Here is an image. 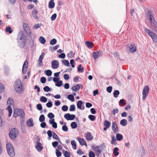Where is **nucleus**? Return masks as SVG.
<instances>
[{
    "mask_svg": "<svg viewBox=\"0 0 157 157\" xmlns=\"http://www.w3.org/2000/svg\"><path fill=\"white\" fill-rule=\"evenodd\" d=\"M69 110L70 111H74L75 110V107L74 105H70Z\"/></svg>",
    "mask_w": 157,
    "mask_h": 157,
    "instance_id": "nucleus-52",
    "label": "nucleus"
},
{
    "mask_svg": "<svg viewBox=\"0 0 157 157\" xmlns=\"http://www.w3.org/2000/svg\"><path fill=\"white\" fill-rule=\"evenodd\" d=\"M57 40H56L55 38L51 40L50 42V44L51 45H52L55 44L56 43Z\"/></svg>",
    "mask_w": 157,
    "mask_h": 157,
    "instance_id": "nucleus-45",
    "label": "nucleus"
},
{
    "mask_svg": "<svg viewBox=\"0 0 157 157\" xmlns=\"http://www.w3.org/2000/svg\"><path fill=\"white\" fill-rule=\"evenodd\" d=\"M151 29L155 32H157V22L155 20L149 22Z\"/></svg>",
    "mask_w": 157,
    "mask_h": 157,
    "instance_id": "nucleus-9",
    "label": "nucleus"
},
{
    "mask_svg": "<svg viewBox=\"0 0 157 157\" xmlns=\"http://www.w3.org/2000/svg\"><path fill=\"white\" fill-rule=\"evenodd\" d=\"M28 67V62L25 60L23 66L22 72L23 74H25L27 70Z\"/></svg>",
    "mask_w": 157,
    "mask_h": 157,
    "instance_id": "nucleus-15",
    "label": "nucleus"
},
{
    "mask_svg": "<svg viewBox=\"0 0 157 157\" xmlns=\"http://www.w3.org/2000/svg\"><path fill=\"white\" fill-rule=\"evenodd\" d=\"M82 104V101L80 100L78 101L77 103V106L78 109H81V106Z\"/></svg>",
    "mask_w": 157,
    "mask_h": 157,
    "instance_id": "nucleus-39",
    "label": "nucleus"
},
{
    "mask_svg": "<svg viewBox=\"0 0 157 157\" xmlns=\"http://www.w3.org/2000/svg\"><path fill=\"white\" fill-rule=\"evenodd\" d=\"M57 14L56 13L53 14L51 17V19L52 21H53L55 20Z\"/></svg>",
    "mask_w": 157,
    "mask_h": 157,
    "instance_id": "nucleus-57",
    "label": "nucleus"
},
{
    "mask_svg": "<svg viewBox=\"0 0 157 157\" xmlns=\"http://www.w3.org/2000/svg\"><path fill=\"white\" fill-rule=\"evenodd\" d=\"M149 90V88L147 85L145 86L143 90L142 95L143 99L144 100L146 99L147 96V95Z\"/></svg>",
    "mask_w": 157,
    "mask_h": 157,
    "instance_id": "nucleus-8",
    "label": "nucleus"
},
{
    "mask_svg": "<svg viewBox=\"0 0 157 157\" xmlns=\"http://www.w3.org/2000/svg\"><path fill=\"white\" fill-rule=\"evenodd\" d=\"M49 123L50 124L52 125V127L55 128H57V124L56 122L55 121V119H54L50 120H49Z\"/></svg>",
    "mask_w": 157,
    "mask_h": 157,
    "instance_id": "nucleus-19",
    "label": "nucleus"
},
{
    "mask_svg": "<svg viewBox=\"0 0 157 157\" xmlns=\"http://www.w3.org/2000/svg\"><path fill=\"white\" fill-rule=\"evenodd\" d=\"M119 103L121 104L123 106L126 105L125 101L124 99H121L120 100Z\"/></svg>",
    "mask_w": 157,
    "mask_h": 157,
    "instance_id": "nucleus-56",
    "label": "nucleus"
},
{
    "mask_svg": "<svg viewBox=\"0 0 157 157\" xmlns=\"http://www.w3.org/2000/svg\"><path fill=\"white\" fill-rule=\"evenodd\" d=\"M112 129L114 132L116 134L118 132V128L116 123L113 122L112 124Z\"/></svg>",
    "mask_w": 157,
    "mask_h": 157,
    "instance_id": "nucleus-14",
    "label": "nucleus"
},
{
    "mask_svg": "<svg viewBox=\"0 0 157 157\" xmlns=\"http://www.w3.org/2000/svg\"><path fill=\"white\" fill-rule=\"evenodd\" d=\"M36 107L37 109L39 110H41L42 109V105L40 104H37L36 105Z\"/></svg>",
    "mask_w": 157,
    "mask_h": 157,
    "instance_id": "nucleus-58",
    "label": "nucleus"
},
{
    "mask_svg": "<svg viewBox=\"0 0 157 157\" xmlns=\"http://www.w3.org/2000/svg\"><path fill=\"white\" fill-rule=\"evenodd\" d=\"M67 98L69 100L71 101H74L75 99L74 96L72 94H69Z\"/></svg>",
    "mask_w": 157,
    "mask_h": 157,
    "instance_id": "nucleus-38",
    "label": "nucleus"
},
{
    "mask_svg": "<svg viewBox=\"0 0 157 157\" xmlns=\"http://www.w3.org/2000/svg\"><path fill=\"white\" fill-rule=\"evenodd\" d=\"M6 31L10 34L12 33L13 32L11 28L10 27H7L6 29Z\"/></svg>",
    "mask_w": 157,
    "mask_h": 157,
    "instance_id": "nucleus-47",
    "label": "nucleus"
},
{
    "mask_svg": "<svg viewBox=\"0 0 157 157\" xmlns=\"http://www.w3.org/2000/svg\"><path fill=\"white\" fill-rule=\"evenodd\" d=\"M62 63L65 66L70 67V63L66 59H63L62 60Z\"/></svg>",
    "mask_w": 157,
    "mask_h": 157,
    "instance_id": "nucleus-25",
    "label": "nucleus"
},
{
    "mask_svg": "<svg viewBox=\"0 0 157 157\" xmlns=\"http://www.w3.org/2000/svg\"><path fill=\"white\" fill-rule=\"evenodd\" d=\"M52 67L53 69H56L58 68L59 65L58 61L54 60L52 62Z\"/></svg>",
    "mask_w": 157,
    "mask_h": 157,
    "instance_id": "nucleus-16",
    "label": "nucleus"
},
{
    "mask_svg": "<svg viewBox=\"0 0 157 157\" xmlns=\"http://www.w3.org/2000/svg\"><path fill=\"white\" fill-rule=\"evenodd\" d=\"M86 44H87V46L89 48H92L93 46V44L89 41H86Z\"/></svg>",
    "mask_w": 157,
    "mask_h": 157,
    "instance_id": "nucleus-35",
    "label": "nucleus"
},
{
    "mask_svg": "<svg viewBox=\"0 0 157 157\" xmlns=\"http://www.w3.org/2000/svg\"><path fill=\"white\" fill-rule=\"evenodd\" d=\"M63 152L64 153V155L65 157H70V153L67 151L63 150Z\"/></svg>",
    "mask_w": 157,
    "mask_h": 157,
    "instance_id": "nucleus-32",
    "label": "nucleus"
},
{
    "mask_svg": "<svg viewBox=\"0 0 157 157\" xmlns=\"http://www.w3.org/2000/svg\"><path fill=\"white\" fill-rule=\"evenodd\" d=\"M25 113L22 109H15L14 110L13 116L15 117H16L17 116H20L21 118H24Z\"/></svg>",
    "mask_w": 157,
    "mask_h": 157,
    "instance_id": "nucleus-4",
    "label": "nucleus"
},
{
    "mask_svg": "<svg viewBox=\"0 0 157 157\" xmlns=\"http://www.w3.org/2000/svg\"><path fill=\"white\" fill-rule=\"evenodd\" d=\"M15 89L18 93H21L22 91V83L19 79L16 80L14 84Z\"/></svg>",
    "mask_w": 157,
    "mask_h": 157,
    "instance_id": "nucleus-1",
    "label": "nucleus"
},
{
    "mask_svg": "<svg viewBox=\"0 0 157 157\" xmlns=\"http://www.w3.org/2000/svg\"><path fill=\"white\" fill-rule=\"evenodd\" d=\"M89 157H95V153L93 151H90L89 153Z\"/></svg>",
    "mask_w": 157,
    "mask_h": 157,
    "instance_id": "nucleus-55",
    "label": "nucleus"
},
{
    "mask_svg": "<svg viewBox=\"0 0 157 157\" xmlns=\"http://www.w3.org/2000/svg\"><path fill=\"white\" fill-rule=\"evenodd\" d=\"M6 148L9 155L12 157L14 156L15 153L12 145L9 143H7L6 145Z\"/></svg>",
    "mask_w": 157,
    "mask_h": 157,
    "instance_id": "nucleus-3",
    "label": "nucleus"
},
{
    "mask_svg": "<svg viewBox=\"0 0 157 157\" xmlns=\"http://www.w3.org/2000/svg\"><path fill=\"white\" fill-rule=\"evenodd\" d=\"M48 118L51 119L52 118H53L55 116L52 113H50L48 114Z\"/></svg>",
    "mask_w": 157,
    "mask_h": 157,
    "instance_id": "nucleus-59",
    "label": "nucleus"
},
{
    "mask_svg": "<svg viewBox=\"0 0 157 157\" xmlns=\"http://www.w3.org/2000/svg\"><path fill=\"white\" fill-rule=\"evenodd\" d=\"M71 126L72 128L75 129L77 127V125L75 122H73L71 123Z\"/></svg>",
    "mask_w": 157,
    "mask_h": 157,
    "instance_id": "nucleus-33",
    "label": "nucleus"
},
{
    "mask_svg": "<svg viewBox=\"0 0 157 157\" xmlns=\"http://www.w3.org/2000/svg\"><path fill=\"white\" fill-rule=\"evenodd\" d=\"M119 150V149L117 147H116L113 149V153L114 154V155L115 156H117L119 154V152H118V151Z\"/></svg>",
    "mask_w": 157,
    "mask_h": 157,
    "instance_id": "nucleus-27",
    "label": "nucleus"
},
{
    "mask_svg": "<svg viewBox=\"0 0 157 157\" xmlns=\"http://www.w3.org/2000/svg\"><path fill=\"white\" fill-rule=\"evenodd\" d=\"M45 54L44 52L41 53L40 56L38 60V63L40 66H43V63L42 60L44 58V56Z\"/></svg>",
    "mask_w": 157,
    "mask_h": 157,
    "instance_id": "nucleus-11",
    "label": "nucleus"
},
{
    "mask_svg": "<svg viewBox=\"0 0 157 157\" xmlns=\"http://www.w3.org/2000/svg\"><path fill=\"white\" fill-rule=\"evenodd\" d=\"M111 125V123L107 120H105V121L104 124V125L106 127L109 128Z\"/></svg>",
    "mask_w": 157,
    "mask_h": 157,
    "instance_id": "nucleus-30",
    "label": "nucleus"
},
{
    "mask_svg": "<svg viewBox=\"0 0 157 157\" xmlns=\"http://www.w3.org/2000/svg\"><path fill=\"white\" fill-rule=\"evenodd\" d=\"M46 78L44 77H42L40 78V82L42 83H44L46 82Z\"/></svg>",
    "mask_w": 157,
    "mask_h": 157,
    "instance_id": "nucleus-60",
    "label": "nucleus"
},
{
    "mask_svg": "<svg viewBox=\"0 0 157 157\" xmlns=\"http://www.w3.org/2000/svg\"><path fill=\"white\" fill-rule=\"evenodd\" d=\"M45 117L43 114L40 115L39 117V120L40 122H43L44 121Z\"/></svg>",
    "mask_w": 157,
    "mask_h": 157,
    "instance_id": "nucleus-36",
    "label": "nucleus"
},
{
    "mask_svg": "<svg viewBox=\"0 0 157 157\" xmlns=\"http://www.w3.org/2000/svg\"><path fill=\"white\" fill-rule=\"evenodd\" d=\"M18 135V131L15 128H12L9 133L10 137L12 140H14Z\"/></svg>",
    "mask_w": 157,
    "mask_h": 157,
    "instance_id": "nucleus-5",
    "label": "nucleus"
},
{
    "mask_svg": "<svg viewBox=\"0 0 157 157\" xmlns=\"http://www.w3.org/2000/svg\"><path fill=\"white\" fill-rule=\"evenodd\" d=\"M23 27L24 30L25 32H27V29L29 28V26L27 24L24 23L23 24Z\"/></svg>",
    "mask_w": 157,
    "mask_h": 157,
    "instance_id": "nucleus-46",
    "label": "nucleus"
},
{
    "mask_svg": "<svg viewBox=\"0 0 157 157\" xmlns=\"http://www.w3.org/2000/svg\"><path fill=\"white\" fill-rule=\"evenodd\" d=\"M71 144L73 146V148L74 149H76V144L75 141L74 140L71 141Z\"/></svg>",
    "mask_w": 157,
    "mask_h": 157,
    "instance_id": "nucleus-44",
    "label": "nucleus"
},
{
    "mask_svg": "<svg viewBox=\"0 0 157 157\" xmlns=\"http://www.w3.org/2000/svg\"><path fill=\"white\" fill-rule=\"evenodd\" d=\"M27 39V36L25 34L23 31H21L18 33L17 40H19L23 41L24 43H26Z\"/></svg>",
    "mask_w": 157,
    "mask_h": 157,
    "instance_id": "nucleus-6",
    "label": "nucleus"
},
{
    "mask_svg": "<svg viewBox=\"0 0 157 157\" xmlns=\"http://www.w3.org/2000/svg\"><path fill=\"white\" fill-rule=\"evenodd\" d=\"M89 118L91 121H94L95 120V117L92 115H90L88 116Z\"/></svg>",
    "mask_w": 157,
    "mask_h": 157,
    "instance_id": "nucleus-53",
    "label": "nucleus"
},
{
    "mask_svg": "<svg viewBox=\"0 0 157 157\" xmlns=\"http://www.w3.org/2000/svg\"><path fill=\"white\" fill-rule=\"evenodd\" d=\"M81 64H79L78 68V71L79 72H83L84 71V68L83 67H81Z\"/></svg>",
    "mask_w": 157,
    "mask_h": 157,
    "instance_id": "nucleus-37",
    "label": "nucleus"
},
{
    "mask_svg": "<svg viewBox=\"0 0 157 157\" xmlns=\"http://www.w3.org/2000/svg\"><path fill=\"white\" fill-rule=\"evenodd\" d=\"M93 150L94 151L96 155L97 156H99L102 151V150L100 149V146H96L94 147Z\"/></svg>",
    "mask_w": 157,
    "mask_h": 157,
    "instance_id": "nucleus-10",
    "label": "nucleus"
},
{
    "mask_svg": "<svg viewBox=\"0 0 157 157\" xmlns=\"http://www.w3.org/2000/svg\"><path fill=\"white\" fill-rule=\"evenodd\" d=\"M86 139L88 141L91 140L93 139L91 133L89 132H87L86 133Z\"/></svg>",
    "mask_w": 157,
    "mask_h": 157,
    "instance_id": "nucleus-18",
    "label": "nucleus"
},
{
    "mask_svg": "<svg viewBox=\"0 0 157 157\" xmlns=\"http://www.w3.org/2000/svg\"><path fill=\"white\" fill-rule=\"evenodd\" d=\"M62 129L63 130L64 132H67L68 130V128L65 125H64L62 127Z\"/></svg>",
    "mask_w": 157,
    "mask_h": 157,
    "instance_id": "nucleus-61",
    "label": "nucleus"
},
{
    "mask_svg": "<svg viewBox=\"0 0 157 157\" xmlns=\"http://www.w3.org/2000/svg\"><path fill=\"white\" fill-rule=\"evenodd\" d=\"M34 124L33 122V121L32 118H30L29 120L27 121L26 125L28 127H32Z\"/></svg>",
    "mask_w": 157,
    "mask_h": 157,
    "instance_id": "nucleus-20",
    "label": "nucleus"
},
{
    "mask_svg": "<svg viewBox=\"0 0 157 157\" xmlns=\"http://www.w3.org/2000/svg\"><path fill=\"white\" fill-rule=\"evenodd\" d=\"M26 43H24L23 41L22 42H19L18 43V45L21 48H24L25 45Z\"/></svg>",
    "mask_w": 157,
    "mask_h": 157,
    "instance_id": "nucleus-43",
    "label": "nucleus"
},
{
    "mask_svg": "<svg viewBox=\"0 0 157 157\" xmlns=\"http://www.w3.org/2000/svg\"><path fill=\"white\" fill-rule=\"evenodd\" d=\"M62 80H59V81L56 82L55 84V85L58 87H60L62 86Z\"/></svg>",
    "mask_w": 157,
    "mask_h": 157,
    "instance_id": "nucleus-49",
    "label": "nucleus"
},
{
    "mask_svg": "<svg viewBox=\"0 0 157 157\" xmlns=\"http://www.w3.org/2000/svg\"><path fill=\"white\" fill-rule=\"evenodd\" d=\"M43 90L44 91L47 92L51 90V89L48 86H46L43 88Z\"/></svg>",
    "mask_w": 157,
    "mask_h": 157,
    "instance_id": "nucleus-50",
    "label": "nucleus"
},
{
    "mask_svg": "<svg viewBox=\"0 0 157 157\" xmlns=\"http://www.w3.org/2000/svg\"><path fill=\"white\" fill-rule=\"evenodd\" d=\"M44 73L48 76H50L52 75V71L50 70H45L44 71Z\"/></svg>",
    "mask_w": 157,
    "mask_h": 157,
    "instance_id": "nucleus-34",
    "label": "nucleus"
},
{
    "mask_svg": "<svg viewBox=\"0 0 157 157\" xmlns=\"http://www.w3.org/2000/svg\"><path fill=\"white\" fill-rule=\"evenodd\" d=\"M56 154L57 157H60L62 155V153L59 151L58 149H56Z\"/></svg>",
    "mask_w": 157,
    "mask_h": 157,
    "instance_id": "nucleus-48",
    "label": "nucleus"
},
{
    "mask_svg": "<svg viewBox=\"0 0 157 157\" xmlns=\"http://www.w3.org/2000/svg\"><path fill=\"white\" fill-rule=\"evenodd\" d=\"M4 87L2 83H0V93L4 90Z\"/></svg>",
    "mask_w": 157,
    "mask_h": 157,
    "instance_id": "nucleus-54",
    "label": "nucleus"
},
{
    "mask_svg": "<svg viewBox=\"0 0 157 157\" xmlns=\"http://www.w3.org/2000/svg\"><path fill=\"white\" fill-rule=\"evenodd\" d=\"M53 132V135H52V137L53 138L57 140L60 143H61V141L59 139L57 135L53 131L52 132Z\"/></svg>",
    "mask_w": 157,
    "mask_h": 157,
    "instance_id": "nucleus-23",
    "label": "nucleus"
},
{
    "mask_svg": "<svg viewBox=\"0 0 157 157\" xmlns=\"http://www.w3.org/2000/svg\"><path fill=\"white\" fill-rule=\"evenodd\" d=\"M13 99L11 98H9L7 101V103L9 105H13Z\"/></svg>",
    "mask_w": 157,
    "mask_h": 157,
    "instance_id": "nucleus-31",
    "label": "nucleus"
},
{
    "mask_svg": "<svg viewBox=\"0 0 157 157\" xmlns=\"http://www.w3.org/2000/svg\"><path fill=\"white\" fill-rule=\"evenodd\" d=\"M123 138V136L119 133L116 135V139L118 141H121Z\"/></svg>",
    "mask_w": 157,
    "mask_h": 157,
    "instance_id": "nucleus-29",
    "label": "nucleus"
},
{
    "mask_svg": "<svg viewBox=\"0 0 157 157\" xmlns=\"http://www.w3.org/2000/svg\"><path fill=\"white\" fill-rule=\"evenodd\" d=\"M52 144L54 147H55L58 145V142L57 141H55L52 142Z\"/></svg>",
    "mask_w": 157,
    "mask_h": 157,
    "instance_id": "nucleus-62",
    "label": "nucleus"
},
{
    "mask_svg": "<svg viewBox=\"0 0 157 157\" xmlns=\"http://www.w3.org/2000/svg\"><path fill=\"white\" fill-rule=\"evenodd\" d=\"M47 134L49 137L48 138V139L50 140L51 139V137L52 136V135H52V131L50 130H48L47 132Z\"/></svg>",
    "mask_w": 157,
    "mask_h": 157,
    "instance_id": "nucleus-51",
    "label": "nucleus"
},
{
    "mask_svg": "<svg viewBox=\"0 0 157 157\" xmlns=\"http://www.w3.org/2000/svg\"><path fill=\"white\" fill-rule=\"evenodd\" d=\"M120 124L121 125L123 126H125L127 125V121L125 119H122L120 121Z\"/></svg>",
    "mask_w": 157,
    "mask_h": 157,
    "instance_id": "nucleus-24",
    "label": "nucleus"
},
{
    "mask_svg": "<svg viewBox=\"0 0 157 157\" xmlns=\"http://www.w3.org/2000/svg\"><path fill=\"white\" fill-rule=\"evenodd\" d=\"M75 116L74 114H70L69 113L66 114L64 115V117L67 121L72 120L75 117Z\"/></svg>",
    "mask_w": 157,
    "mask_h": 157,
    "instance_id": "nucleus-12",
    "label": "nucleus"
},
{
    "mask_svg": "<svg viewBox=\"0 0 157 157\" xmlns=\"http://www.w3.org/2000/svg\"><path fill=\"white\" fill-rule=\"evenodd\" d=\"M68 109V107L67 105H63L62 107V109L64 111H67Z\"/></svg>",
    "mask_w": 157,
    "mask_h": 157,
    "instance_id": "nucleus-64",
    "label": "nucleus"
},
{
    "mask_svg": "<svg viewBox=\"0 0 157 157\" xmlns=\"http://www.w3.org/2000/svg\"><path fill=\"white\" fill-rule=\"evenodd\" d=\"M146 18L149 22L155 20L153 12L149 10H147L146 13Z\"/></svg>",
    "mask_w": 157,
    "mask_h": 157,
    "instance_id": "nucleus-7",
    "label": "nucleus"
},
{
    "mask_svg": "<svg viewBox=\"0 0 157 157\" xmlns=\"http://www.w3.org/2000/svg\"><path fill=\"white\" fill-rule=\"evenodd\" d=\"M77 139L78 140L81 145H85L87 146L86 143L83 139L80 138L79 137H78Z\"/></svg>",
    "mask_w": 157,
    "mask_h": 157,
    "instance_id": "nucleus-21",
    "label": "nucleus"
},
{
    "mask_svg": "<svg viewBox=\"0 0 157 157\" xmlns=\"http://www.w3.org/2000/svg\"><path fill=\"white\" fill-rule=\"evenodd\" d=\"M145 32L151 38L153 42H157V35L151 30L146 28H144Z\"/></svg>",
    "mask_w": 157,
    "mask_h": 157,
    "instance_id": "nucleus-2",
    "label": "nucleus"
},
{
    "mask_svg": "<svg viewBox=\"0 0 157 157\" xmlns=\"http://www.w3.org/2000/svg\"><path fill=\"white\" fill-rule=\"evenodd\" d=\"M101 52L100 51L94 52L93 53V57L95 59L101 56Z\"/></svg>",
    "mask_w": 157,
    "mask_h": 157,
    "instance_id": "nucleus-17",
    "label": "nucleus"
},
{
    "mask_svg": "<svg viewBox=\"0 0 157 157\" xmlns=\"http://www.w3.org/2000/svg\"><path fill=\"white\" fill-rule=\"evenodd\" d=\"M127 49L130 51V52L133 53L136 51V46L135 44H131L130 46L127 47Z\"/></svg>",
    "mask_w": 157,
    "mask_h": 157,
    "instance_id": "nucleus-13",
    "label": "nucleus"
},
{
    "mask_svg": "<svg viewBox=\"0 0 157 157\" xmlns=\"http://www.w3.org/2000/svg\"><path fill=\"white\" fill-rule=\"evenodd\" d=\"M39 40L41 43L43 44H45L46 42V40L43 36H40L39 38Z\"/></svg>",
    "mask_w": 157,
    "mask_h": 157,
    "instance_id": "nucleus-40",
    "label": "nucleus"
},
{
    "mask_svg": "<svg viewBox=\"0 0 157 157\" xmlns=\"http://www.w3.org/2000/svg\"><path fill=\"white\" fill-rule=\"evenodd\" d=\"M46 105L48 108L51 107L52 106V102L51 101L48 102L46 104Z\"/></svg>",
    "mask_w": 157,
    "mask_h": 157,
    "instance_id": "nucleus-63",
    "label": "nucleus"
},
{
    "mask_svg": "<svg viewBox=\"0 0 157 157\" xmlns=\"http://www.w3.org/2000/svg\"><path fill=\"white\" fill-rule=\"evenodd\" d=\"M120 94L119 90H115L113 92V96L115 98H117Z\"/></svg>",
    "mask_w": 157,
    "mask_h": 157,
    "instance_id": "nucleus-42",
    "label": "nucleus"
},
{
    "mask_svg": "<svg viewBox=\"0 0 157 157\" xmlns=\"http://www.w3.org/2000/svg\"><path fill=\"white\" fill-rule=\"evenodd\" d=\"M40 101L43 102H46L47 101V99L45 97L42 96L40 97Z\"/></svg>",
    "mask_w": 157,
    "mask_h": 157,
    "instance_id": "nucleus-41",
    "label": "nucleus"
},
{
    "mask_svg": "<svg viewBox=\"0 0 157 157\" xmlns=\"http://www.w3.org/2000/svg\"><path fill=\"white\" fill-rule=\"evenodd\" d=\"M55 3L53 1H50L48 3V8H53L55 6Z\"/></svg>",
    "mask_w": 157,
    "mask_h": 157,
    "instance_id": "nucleus-22",
    "label": "nucleus"
},
{
    "mask_svg": "<svg viewBox=\"0 0 157 157\" xmlns=\"http://www.w3.org/2000/svg\"><path fill=\"white\" fill-rule=\"evenodd\" d=\"M6 109L8 110V111L9 112V113L8 114V116L10 117L11 116L12 113V109H11V107L10 105H8V106L6 108Z\"/></svg>",
    "mask_w": 157,
    "mask_h": 157,
    "instance_id": "nucleus-28",
    "label": "nucleus"
},
{
    "mask_svg": "<svg viewBox=\"0 0 157 157\" xmlns=\"http://www.w3.org/2000/svg\"><path fill=\"white\" fill-rule=\"evenodd\" d=\"M75 55V53H73V52L72 51H70L69 53L67 54V57L69 58H72Z\"/></svg>",
    "mask_w": 157,
    "mask_h": 157,
    "instance_id": "nucleus-26",
    "label": "nucleus"
}]
</instances>
